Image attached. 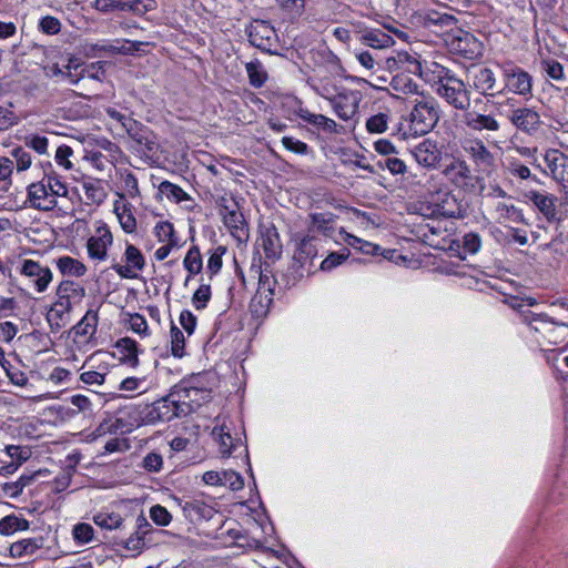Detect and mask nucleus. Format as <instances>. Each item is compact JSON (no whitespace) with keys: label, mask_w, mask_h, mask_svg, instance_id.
<instances>
[{"label":"nucleus","mask_w":568,"mask_h":568,"mask_svg":"<svg viewBox=\"0 0 568 568\" xmlns=\"http://www.w3.org/2000/svg\"><path fill=\"white\" fill-rule=\"evenodd\" d=\"M92 7L101 13H110L115 10L124 11V6L120 0H94Z\"/></svg>","instance_id":"nucleus-60"},{"label":"nucleus","mask_w":568,"mask_h":568,"mask_svg":"<svg viewBox=\"0 0 568 568\" xmlns=\"http://www.w3.org/2000/svg\"><path fill=\"white\" fill-rule=\"evenodd\" d=\"M541 67L550 79L556 81L564 79V68L558 61L554 59L544 60Z\"/></svg>","instance_id":"nucleus-57"},{"label":"nucleus","mask_w":568,"mask_h":568,"mask_svg":"<svg viewBox=\"0 0 568 568\" xmlns=\"http://www.w3.org/2000/svg\"><path fill=\"white\" fill-rule=\"evenodd\" d=\"M567 333V325L552 322V327H548L541 338L548 345H559L565 341Z\"/></svg>","instance_id":"nucleus-44"},{"label":"nucleus","mask_w":568,"mask_h":568,"mask_svg":"<svg viewBox=\"0 0 568 568\" xmlns=\"http://www.w3.org/2000/svg\"><path fill=\"white\" fill-rule=\"evenodd\" d=\"M24 143L39 154H45L48 151V139L45 136L32 134L26 138Z\"/></svg>","instance_id":"nucleus-63"},{"label":"nucleus","mask_w":568,"mask_h":568,"mask_svg":"<svg viewBox=\"0 0 568 568\" xmlns=\"http://www.w3.org/2000/svg\"><path fill=\"white\" fill-rule=\"evenodd\" d=\"M500 69L504 83V87L501 88L503 92L507 91L525 99L532 97L534 79L529 72L516 65L511 61L503 63Z\"/></svg>","instance_id":"nucleus-3"},{"label":"nucleus","mask_w":568,"mask_h":568,"mask_svg":"<svg viewBox=\"0 0 568 568\" xmlns=\"http://www.w3.org/2000/svg\"><path fill=\"white\" fill-rule=\"evenodd\" d=\"M439 120L438 105L434 99L416 101L407 119V126L400 123L398 134L406 140L409 136L424 135L430 132Z\"/></svg>","instance_id":"nucleus-1"},{"label":"nucleus","mask_w":568,"mask_h":568,"mask_svg":"<svg viewBox=\"0 0 568 568\" xmlns=\"http://www.w3.org/2000/svg\"><path fill=\"white\" fill-rule=\"evenodd\" d=\"M29 521L14 515L6 516L0 520V534L11 535L18 530H27Z\"/></svg>","instance_id":"nucleus-42"},{"label":"nucleus","mask_w":568,"mask_h":568,"mask_svg":"<svg viewBox=\"0 0 568 568\" xmlns=\"http://www.w3.org/2000/svg\"><path fill=\"white\" fill-rule=\"evenodd\" d=\"M57 266L63 275L80 277L87 273V266L71 256H62L57 261Z\"/></svg>","instance_id":"nucleus-35"},{"label":"nucleus","mask_w":568,"mask_h":568,"mask_svg":"<svg viewBox=\"0 0 568 568\" xmlns=\"http://www.w3.org/2000/svg\"><path fill=\"white\" fill-rule=\"evenodd\" d=\"M468 75L471 79V87L485 97H496L503 92L495 72L488 67H474L468 71Z\"/></svg>","instance_id":"nucleus-8"},{"label":"nucleus","mask_w":568,"mask_h":568,"mask_svg":"<svg viewBox=\"0 0 568 568\" xmlns=\"http://www.w3.org/2000/svg\"><path fill=\"white\" fill-rule=\"evenodd\" d=\"M115 348L120 354V361L130 366H136L138 358V344L130 337H122L115 343Z\"/></svg>","instance_id":"nucleus-31"},{"label":"nucleus","mask_w":568,"mask_h":568,"mask_svg":"<svg viewBox=\"0 0 568 568\" xmlns=\"http://www.w3.org/2000/svg\"><path fill=\"white\" fill-rule=\"evenodd\" d=\"M85 199L93 204H101L106 199V192L100 180H89L82 183Z\"/></svg>","instance_id":"nucleus-38"},{"label":"nucleus","mask_w":568,"mask_h":568,"mask_svg":"<svg viewBox=\"0 0 568 568\" xmlns=\"http://www.w3.org/2000/svg\"><path fill=\"white\" fill-rule=\"evenodd\" d=\"M244 480L242 476L234 470L222 471V484L221 486H227L232 490H240L243 488Z\"/></svg>","instance_id":"nucleus-58"},{"label":"nucleus","mask_w":568,"mask_h":568,"mask_svg":"<svg viewBox=\"0 0 568 568\" xmlns=\"http://www.w3.org/2000/svg\"><path fill=\"white\" fill-rule=\"evenodd\" d=\"M435 91L453 108L467 111L470 106V91L465 82L450 70L442 68L435 82Z\"/></svg>","instance_id":"nucleus-2"},{"label":"nucleus","mask_w":568,"mask_h":568,"mask_svg":"<svg viewBox=\"0 0 568 568\" xmlns=\"http://www.w3.org/2000/svg\"><path fill=\"white\" fill-rule=\"evenodd\" d=\"M11 156L14 163V168L20 171H26L31 165V155L28 151L22 148H16L11 151Z\"/></svg>","instance_id":"nucleus-53"},{"label":"nucleus","mask_w":568,"mask_h":568,"mask_svg":"<svg viewBox=\"0 0 568 568\" xmlns=\"http://www.w3.org/2000/svg\"><path fill=\"white\" fill-rule=\"evenodd\" d=\"M496 211L498 212L500 220H508L515 223L524 222V214L521 210L516 207L514 204L498 203Z\"/></svg>","instance_id":"nucleus-48"},{"label":"nucleus","mask_w":568,"mask_h":568,"mask_svg":"<svg viewBox=\"0 0 568 568\" xmlns=\"http://www.w3.org/2000/svg\"><path fill=\"white\" fill-rule=\"evenodd\" d=\"M509 121L518 130L529 134L537 132L541 125L539 113L527 106L513 110L509 115Z\"/></svg>","instance_id":"nucleus-16"},{"label":"nucleus","mask_w":568,"mask_h":568,"mask_svg":"<svg viewBox=\"0 0 568 568\" xmlns=\"http://www.w3.org/2000/svg\"><path fill=\"white\" fill-rule=\"evenodd\" d=\"M124 261L125 264L123 265L113 257L110 266L121 278H136V272L142 271L145 266L143 254L130 243H126L125 246Z\"/></svg>","instance_id":"nucleus-6"},{"label":"nucleus","mask_w":568,"mask_h":568,"mask_svg":"<svg viewBox=\"0 0 568 568\" xmlns=\"http://www.w3.org/2000/svg\"><path fill=\"white\" fill-rule=\"evenodd\" d=\"M523 307L524 305L521 303L514 305V308L519 311L523 322L542 337L548 327H552L554 321L545 314H536L530 310H521Z\"/></svg>","instance_id":"nucleus-22"},{"label":"nucleus","mask_w":568,"mask_h":568,"mask_svg":"<svg viewBox=\"0 0 568 568\" xmlns=\"http://www.w3.org/2000/svg\"><path fill=\"white\" fill-rule=\"evenodd\" d=\"M312 229L324 235H331L334 231L335 216L333 213H312L310 215Z\"/></svg>","instance_id":"nucleus-37"},{"label":"nucleus","mask_w":568,"mask_h":568,"mask_svg":"<svg viewBox=\"0 0 568 568\" xmlns=\"http://www.w3.org/2000/svg\"><path fill=\"white\" fill-rule=\"evenodd\" d=\"M182 417L172 406L169 394L151 405L145 406L143 410V422L146 424H156L159 422H170L173 418Z\"/></svg>","instance_id":"nucleus-11"},{"label":"nucleus","mask_w":568,"mask_h":568,"mask_svg":"<svg viewBox=\"0 0 568 568\" xmlns=\"http://www.w3.org/2000/svg\"><path fill=\"white\" fill-rule=\"evenodd\" d=\"M14 170L13 160L8 156H0V189L8 190L11 185V176Z\"/></svg>","instance_id":"nucleus-49"},{"label":"nucleus","mask_w":568,"mask_h":568,"mask_svg":"<svg viewBox=\"0 0 568 568\" xmlns=\"http://www.w3.org/2000/svg\"><path fill=\"white\" fill-rule=\"evenodd\" d=\"M258 245L263 248L265 257L276 261L282 255V243L277 229L271 224L261 227Z\"/></svg>","instance_id":"nucleus-17"},{"label":"nucleus","mask_w":568,"mask_h":568,"mask_svg":"<svg viewBox=\"0 0 568 568\" xmlns=\"http://www.w3.org/2000/svg\"><path fill=\"white\" fill-rule=\"evenodd\" d=\"M329 101L335 113L342 120H349L357 112L358 101L354 95L339 93L336 97L332 98Z\"/></svg>","instance_id":"nucleus-25"},{"label":"nucleus","mask_w":568,"mask_h":568,"mask_svg":"<svg viewBox=\"0 0 568 568\" xmlns=\"http://www.w3.org/2000/svg\"><path fill=\"white\" fill-rule=\"evenodd\" d=\"M385 63L386 68L390 71L403 70L410 73H418L422 69L417 59L406 51H399L395 55L388 57Z\"/></svg>","instance_id":"nucleus-23"},{"label":"nucleus","mask_w":568,"mask_h":568,"mask_svg":"<svg viewBox=\"0 0 568 568\" xmlns=\"http://www.w3.org/2000/svg\"><path fill=\"white\" fill-rule=\"evenodd\" d=\"M36 477V474L21 475L17 481L7 483L3 485V490L11 498L18 497L24 487L29 486Z\"/></svg>","instance_id":"nucleus-47"},{"label":"nucleus","mask_w":568,"mask_h":568,"mask_svg":"<svg viewBox=\"0 0 568 568\" xmlns=\"http://www.w3.org/2000/svg\"><path fill=\"white\" fill-rule=\"evenodd\" d=\"M282 144L286 150L297 154H307L310 150L308 145L305 142L296 140L291 136H284L282 139Z\"/></svg>","instance_id":"nucleus-64"},{"label":"nucleus","mask_w":568,"mask_h":568,"mask_svg":"<svg viewBox=\"0 0 568 568\" xmlns=\"http://www.w3.org/2000/svg\"><path fill=\"white\" fill-rule=\"evenodd\" d=\"M42 181L45 183L48 193L51 194L54 200L60 196H68V186L64 182L61 181L57 173L52 171L44 173Z\"/></svg>","instance_id":"nucleus-36"},{"label":"nucleus","mask_w":568,"mask_h":568,"mask_svg":"<svg viewBox=\"0 0 568 568\" xmlns=\"http://www.w3.org/2000/svg\"><path fill=\"white\" fill-rule=\"evenodd\" d=\"M211 298L210 285H201L193 294L192 302L196 310H202L206 306Z\"/></svg>","instance_id":"nucleus-61"},{"label":"nucleus","mask_w":568,"mask_h":568,"mask_svg":"<svg viewBox=\"0 0 568 568\" xmlns=\"http://www.w3.org/2000/svg\"><path fill=\"white\" fill-rule=\"evenodd\" d=\"M212 436L219 444V450L222 457H229L235 448L234 440L229 430L224 426L214 427Z\"/></svg>","instance_id":"nucleus-39"},{"label":"nucleus","mask_w":568,"mask_h":568,"mask_svg":"<svg viewBox=\"0 0 568 568\" xmlns=\"http://www.w3.org/2000/svg\"><path fill=\"white\" fill-rule=\"evenodd\" d=\"M41 542L36 539H22L11 544L9 551L14 558L32 556L39 548Z\"/></svg>","instance_id":"nucleus-40"},{"label":"nucleus","mask_w":568,"mask_h":568,"mask_svg":"<svg viewBox=\"0 0 568 568\" xmlns=\"http://www.w3.org/2000/svg\"><path fill=\"white\" fill-rule=\"evenodd\" d=\"M98 321V312L89 310L81 321L72 327V331L75 336H80L85 339L91 338L97 332Z\"/></svg>","instance_id":"nucleus-32"},{"label":"nucleus","mask_w":568,"mask_h":568,"mask_svg":"<svg viewBox=\"0 0 568 568\" xmlns=\"http://www.w3.org/2000/svg\"><path fill=\"white\" fill-rule=\"evenodd\" d=\"M202 390L196 387L175 386L170 393L172 406L178 410V415L187 416L194 410V405L199 406V398H191V395H200Z\"/></svg>","instance_id":"nucleus-13"},{"label":"nucleus","mask_w":568,"mask_h":568,"mask_svg":"<svg viewBox=\"0 0 568 568\" xmlns=\"http://www.w3.org/2000/svg\"><path fill=\"white\" fill-rule=\"evenodd\" d=\"M20 273L33 283L39 293L44 292L52 281V272L50 268L41 266L40 263L32 260H24L22 262Z\"/></svg>","instance_id":"nucleus-14"},{"label":"nucleus","mask_w":568,"mask_h":568,"mask_svg":"<svg viewBox=\"0 0 568 568\" xmlns=\"http://www.w3.org/2000/svg\"><path fill=\"white\" fill-rule=\"evenodd\" d=\"M183 511L191 521H197L210 518L212 508L203 501L194 499L184 504Z\"/></svg>","instance_id":"nucleus-34"},{"label":"nucleus","mask_w":568,"mask_h":568,"mask_svg":"<svg viewBox=\"0 0 568 568\" xmlns=\"http://www.w3.org/2000/svg\"><path fill=\"white\" fill-rule=\"evenodd\" d=\"M39 29L45 34L54 36L61 30V22L58 18L52 16L43 17L39 22Z\"/></svg>","instance_id":"nucleus-59"},{"label":"nucleus","mask_w":568,"mask_h":568,"mask_svg":"<svg viewBox=\"0 0 568 568\" xmlns=\"http://www.w3.org/2000/svg\"><path fill=\"white\" fill-rule=\"evenodd\" d=\"M113 242V236L108 227L103 224L95 230V235L91 236L87 242L88 255L94 261H105L108 258V248Z\"/></svg>","instance_id":"nucleus-12"},{"label":"nucleus","mask_w":568,"mask_h":568,"mask_svg":"<svg viewBox=\"0 0 568 568\" xmlns=\"http://www.w3.org/2000/svg\"><path fill=\"white\" fill-rule=\"evenodd\" d=\"M159 192L175 203H181L191 199L190 195L179 185L169 181H163L160 183Z\"/></svg>","instance_id":"nucleus-43"},{"label":"nucleus","mask_w":568,"mask_h":568,"mask_svg":"<svg viewBox=\"0 0 568 568\" xmlns=\"http://www.w3.org/2000/svg\"><path fill=\"white\" fill-rule=\"evenodd\" d=\"M525 197L537 207L548 223H558L561 220L557 207L559 199L556 195L545 191L530 190L525 192Z\"/></svg>","instance_id":"nucleus-9"},{"label":"nucleus","mask_w":568,"mask_h":568,"mask_svg":"<svg viewBox=\"0 0 568 568\" xmlns=\"http://www.w3.org/2000/svg\"><path fill=\"white\" fill-rule=\"evenodd\" d=\"M444 174L456 185L466 184L473 179L469 165L462 159H454L444 170Z\"/></svg>","instance_id":"nucleus-27"},{"label":"nucleus","mask_w":568,"mask_h":568,"mask_svg":"<svg viewBox=\"0 0 568 568\" xmlns=\"http://www.w3.org/2000/svg\"><path fill=\"white\" fill-rule=\"evenodd\" d=\"M349 255V251L344 248L339 252H332L324 258L320 265V268L324 272L332 271L333 268L341 265Z\"/></svg>","instance_id":"nucleus-51"},{"label":"nucleus","mask_w":568,"mask_h":568,"mask_svg":"<svg viewBox=\"0 0 568 568\" xmlns=\"http://www.w3.org/2000/svg\"><path fill=\"white\" fill-rule=\"evenodd\" d=\"M358 40L362 44L373 49H386L394 44V39L381 29L361 32Z\"/></svg>","instance_id":"nucleus-28"},{"label":"nucleus","mask_w":568,"mask_h":568,"mask_svg":"<svg viewBox=\"0 0 568 568\" xmlns=\"http://www.w3.org/2000/svg\"><path fill=\"white\" fill-rule=\"evenodd\" d=\"M315 239L312 236L303 237L297 246V250L294 253V261L300 264L302 268L308 263L307 273H311V266L313 265V260L317 255V248L314 244Z\"/></svg>","instance_id":"nucleus-26"},{"label":"nucleus","mask_w":568,"mask_h":568,"mask_svg":"<svg viewBox=\"0 0 568 568\" xmlns=\"http://www.w3.org/2000/svg\"><path fill=\"white\" fill-rule=\"evenodd\" d=\"M129 136L141 148L145 155H154L159 150L154 133L142 123L128 119L122 122Z\"/></svg>","instance_id":"nucleus-7"},{"label":"nucleus","mask_w":568,"mask_h":568,"mask_svg":"<svg viewBox=\"0 0 568 568\" xmlns=\"http://www.w3.org/2000/svg\"><path fill=\"white\" fill-rule=\"evenodd\" d=\"M245 70L248 77L250 84L253 88H262L268 79V74L264 69L262 62L257 59L250 61L245 64Z\"/></svg>","instance_id":"nucleus-33"},{"label":"nucleus","mask_w":568,"mask_h":568,"mask_svg":"<svg viewBox=\"0 0 568 568\" xmlns=\"http://www.w3.org/2000/svg\"><path fill=\"white\" fill-rule=\"evenodd\" d=\"M114 212L119 219V222L123 231L126 233H133L136 229V221L133 213L131 212V209L128 207L126 204H122L120 206L118 203H115Z\"/></svg>","instance_id":"nucleus-41"},{"label":"nucleus","mask_w":568,"mask_h":568,"mask_svg":"<svg viewBox=\"0 0 568 568\" xmlns=\"http://www.w3.org/2000/svg\"><path fill=\"white\" fill-rule=\"evenodd\" d=\"M150 518L159 526H168L172 520V516L169 510L161 505H154L151 507Z\"/></svg>","instance_id":"nucleus-55"},{"label":"nucleus","mask_w":568,"mask_h":568,"mask_svg":"<svg viewBox=\"0 0 568 568\" xmlns=\"http://www.w3.org/2000/svg\"><path fill=\"white\" fill-rule=\"evenodd\" d=\"M72 304L70 300L55 301L47 313V321L52 332H59L70 322Z\"/></svg>","instance_id":"nucleus-20"},{"label":"nucleus","mask_w":568,"mask_h":568,"mask_svg":"<svg viewBox=\"0 0 568 568\" xmlns=\"http://www.w3.org/2000/svg\"><path fill=\"white\" fill-rule=\"evenodd\" d=\"M248 41L255 48L267 52L275 53L274 48L277 45V34L270 22L264 20H255L247 28Z\"/></svg>","instance_id":"nucleus-4"},{"label":"nucleus","mask_w":568,"mask_h":568,"mask_svg":"<svg viewBox=\"0 0 568 568\" xmlns=\"http://www.w3.org/2000/svg\"><path fill=\"white\" fill-rule=\"evenodd\" d=\"M296 114L308 124L316 126L317 129H322L328 133H337V123L323 114L312 113L310 110L300 108Z\"/></svg>","instance_id":"nucleus-29"},{"label":"nucleus","mask_w":568,"mask_h":568,"mask_svg":"<svg viewBox=\"0 0 568 568\" xmlns=\"http://www.w3.org/2000/svg\"><path fill=\"white\" fill-rule=\"evenodd\" d=\"M465 153L477 168V171L490 174L495 168V156L485 145L484 141L476 139H467L463 143Z\"/></svg>","instance_id":"nucleus-5"},{"label":"nucleus","mask_w":568,"mask_h":568,"mask_svg":"<svg viewBox=\"0 0 568 568\" xmlns=\"http://www.w3.org/2000/svg\"><path fill=\"white\" fill-rule=\"evenodd\" d=\"M171 352L174 357L184 356L185 337L183 332L172 322L171 323Z\"/></svg>","instance_id":"nucleus-45"},{"label":"nucleus","mask_w":568,"mask_h":568,"mask_svg":"<svg viewBox=\"0 0 568 568\" xmlns=\"http://www.w3.org/2000/svg\"><path fill=\"white\" fill-rule=\"evenodd\" d=\"M183 265L191 275L199 274L202 270V256L197 246H192L184 260Z\"/></svg>","instance_id":"nucleus-46"},{"label":"nucleus","mask_w":568,"mask_h":568,"mask_svg":"<svg viewBox=\"0 0 568 568\" xmlns=\"http://www.w3.org/2000/svg\"><path fill=\"white\" fill-rule=\"evenodd\" d=\"M417 163L427 169L437 166L442 159V152L436 143L429 139L424 140L412 151Z\"/></svg>","instance_id":"nucleus-18"},{"label":"nucleus","mask_w":568,"mask_h":568,"mask_svg":"<svg viewBox=\"0 0 568 568\" xmlns=\"http://www.w3.org/2000/svg\"><path fill=\"white\" fill-rule=\"evenodd\" d=\"M423 26L434 32H449L457 26V18L448 12L428 10L422 17Z\"/></svg>","instance_id":"nucleus-19"},{"label":"nucleus","mask_w":568,"mask_h":568,"mask_svg":"<svg viewBox=\"0 0 568 568\" xmlns=\"http://www.w3.org/2000/svg\"><path fill=\"white\" fill-rule=\"evenodd\" d=\"M389 116L386 113H378L366 121V129L369 133H384L388 126Z\"/></svg>","instance_id":"nucleus-52"},{"label":"nucleus","mask_w":568,"mask_h":568,"mask_svg":"<svg viewBox=\"0 0 568 568\" xmlns=\"http://www.w3.org/2000/svg\"><path fill=\"white\" fill-rule=\"evenodd\" d=\"M377 165L381 169H387L392 174H404L406 171V165L404 161L398 158L387 156L384 160L377 162Z\"/></svg>","instance_id":"nucleus-56"},{"label":"nucleus","mask_w":568,"mask_h":568,"mask_svg":"<svg viewBox=\"0 0 568 568\" xmlns=\"http://www.w3.org/2000/svg\"><path fill=\"white\" fill-rule=\"evenodd\" d=\"M223 221L235 239L239 241H246L248 239L247 224L245 223L243 214L239 212V209L231 214L225 215Z\"/></svg>","instance_id":"nucleus-30"},{"label":"nucleus","mask_w":568,"mask_h":568,"mask_svg":"<svg viewBox=\"0 0 568 568\" xmlns=\"http://www.w3.org/2000/svg\"><path fill=\"white\" fill-rule=\"evenodd\" d=\"M154 233L160 242L176 243L173 224L168 221L159 222L154 227Z\"/></svg>","instance_id":"nucleus-54"},{"label":"nucleus","mask_w":568,"mask_h":568,"mask_svg":"<svg viewBox=\"0 0 568 568\" xmlns=\"http://www.w3.org/2000/svg\"><path fill=\"white\" fill-rule=\"evenodd\" d=\"M463 122L471 131L486 132L487 139L500 130V123L495 115L477 111H466Z\"/></svg>","instance_id":"nucleus-15"},{"label":"nucleus","mask_w":568,"mask_h":568,"mask_svg":"<svg viewBox=\"0 0 568 568\" xmlns=\"http://www.w3.org/2000/svg\"><path fill=\"white\" fill-rule=\"evenodd\" d=\"M93 521L95 525L100 526L101 528L112 530V529L120 528L123 519L119 514H115V513H112V514L100 513L94 516Z\"/></svg>","instance_id":"nucleus-50"},{"label":"nucleus","mask_w":568,"mask_h":568,"mask_svg":"<svg viewBox=\"0 0 568 568\" xmlns=\"http://www.w3.org/2000/svg\"><path fill=\"white\" fill-rule=\"evenodd\" d=\"M142 466L150 473H158L163 466V458L158 453H149L142 462Z\"/></svg>","instance_id":"nucleus-62"},{"label":"nucleus","mask_w":568,"mask_h":568,"mask_svg":"<svg viewBox=\"0 0 568 568\" xmlns=\"http://www.w3.org/2000/svg\"><path fill=\"white\" fill-rule=\"evenodd\" d=\"M544 161L547 164L545 172L568 190V155L557 149H549L544 154Z\"/></svg>","instance_id":"nucleus-10"},{"label":"nucleus","mask_w":568,"mask_h":568,"mask_svg":"<svg viewBox=\"0 0 568 568\" xmlns=\"http://www.w3.org/2000/svg\"><path fill=\"white\" fill-rule=\"evenodd\" d=\"M28 200L30 201L32 207L41 211H51L58 204L57 200H54L52 195L48 193L45 183L42 181V179L39 182L31 183L28 186Z\"/></svg>","instance_id":"nucleus-21"},{"label":"nucleus","mask_w":568,"mask_h":568,"mask_svg":"<svg viewBox=\"0 0 568 568\" xmlns=\"http://www.w3.org/2000/svg\"><path fill=\"white\" fill-rule=\"evenodd\" d=\"M452 44L456 51L467 59L479 54L483 49V43L468 32H463L460 36L455 37Z\"/></svg>","instance_id":"nucleus-24"}]
</instances>
